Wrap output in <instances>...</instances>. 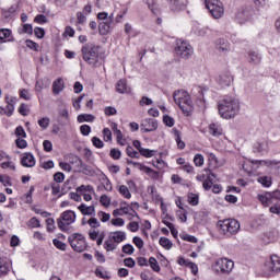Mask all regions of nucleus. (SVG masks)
<instances>
[{
	"instance_id": "12",
	"label": "nucleus",
	"mask_w": 280,
	"mask_h": 280,
	"mask_svg": "<svg viewBox=\"0 0 280 280\" xmlns=\"http://www.w3.org/2000/svg\"><path fill=\"white\" fill-rule=\"evenodd\" d=\"M159 128V121L154 118H145L140 124V129L142 132H154Z\"/></svg>"
},
{
	"instance_id": "28",
	"label": "nucleus",
	"mask_w": 280,
	"mask_h": 280,
	"mask_svg": "<svg viewBox=\"0 0 280 280\" xmlns=\"http://www.w3.org/2000/svg\"><path fill=\"white\" fill-rule=\"evenodd\" d=\"M10 272V266L8 265V260L0 257V279L1 277H5Z\"/></svg>"
},
{
	"instance_id": "35",
	"label": "nucleus",
	"mask_w": 280,
	"mask_h": 280,
	"mask_svg": "<svg viewBox=\"0 0 280 280\" xmlns=\"http://www.w3.org/2000/svg\"><path fill=\"white\" fill-rule=\"evenodd\" d=\"M19 34H28V36H32L34 34V26L32 24H23L22 28L18 30Z\"/></svg>"
},
{
	"instance_id": "48",
	"label": "nucleus",
	"mask_w": 280,
	"mask_h": 280,
	"mask_svg": "<svg viewBox=\"0 0 280 280\" xmlns=\"http://www.w3.org/2000/svg\"><path fill=\"white\" fill-rule=\"evenodd\" d=\"M180 237L184 242H190L191 244L198 243V238L194 235L183 234V235H180Z\"/></svg>"
},
{
	"instance_id": "9",
	"label": "nucleus",
	"mask_w": 280,
	"mask_h": 280,
	"mask_svg": "<svg viewBox=\"0 0 280 280\" xmlns=\"http://www.w3.org/2000/svg\"><path fill=\"white\" fill-rule=\"evenodd\" d=\"M175 54L178 56V58L189 60V58L194 56V48L189 45V43L179 39L176 43Z\"/></svg>"
},
{
	"instance_id": "24",
	"label": "nucleus",
	"mask_w": 280,
	"mask_h": 280,
	"mask_svg": "<svg viewBox=\"0 0 280 280\" xmlns=\"http://www.w3.org/2000/svg\"><path fill=\"white\" fill-rule=\"evenodd\" d=\"M79 211L82 215H95V206H86L85 203H81L78 207Z\"/></svg>"
},
{
	"instance_id": "62",
	"label": "nucleus",
	"mask_w": 280,
	"mask_h": 280,
	"mask_svg": "<svg viewBox=\"0 0 280 280\" xmlns=\"http://www.w3.org/2000/svg\"><path fill=\"white\" fill-rule=\"evenodd\" d=\"M92 143H93L94 148H98V149L104 148V141H102V139H100L97 137L92 138Z\"/></svg>"
},
{
	"instance_id": "36",
	"label": "nucleus",
	"mask_w": 280,
	"mask_h": 280,
	"mask_svg": "<svg viewBox=\"0 0 280 280\" xmlns=\"http://www.w3.org/2000/svg\"><path fill=\"white\" fill-rule=\"evenodd\" d=\"M0 167L2 170H10L11 172H16V164H14V162H12L11 160H8L7 162H2L0 164Z\"/></svg>"
},
{
	"instance_id": "20",
	"label": "nucleus",
	"mask_w": 280,
	"mask_h": 280,
	"mask_svg": "<svg viewBox=\"0 0 280 280\" xmlns=\"http://www.w3.org/2000/svg\"><path fill=\"white\" fill-rule=\"evenodd\" d=\"M217 49L221 54H226L228 51H231V44H229V40L220 38L217 42Z\"/></svg>"
},
{
	"instance_id": "33",
	"label": "nucleus",
	"mask_w": 280,
	"mask_h": 280,
	"mask_svg": "<svg viewBox=\"0 0 280 280\" xmlns=\"http://www.w3.org/2000/svg\"><path fill=\"white\" fill-rule=\"evenodd\" d=\"M116 90L117 93H128V83L126 82V80H119L116 84Z\"/></svg>"
},
{
	"instance_id": "17",
	"label": "nucleus",
	"mask_w": 280,
	"mask_h": 280,
	"mask_svg": "<svg viewBox=\"0 0 280 280\" xmlns=\"http://www.w3.org/2000/svg\"><path fill=\"white\" fill-rule=\"evenodd\" d=\"M110 240H113L114 243H116V246H119L121 242H125L126 240V232L124 231H115L109 233Z\"/></svg>"
},
{
	"instance_id": "51",
	"label": "nucleus",
	"mask_w": 280,
	"mask_h": 280,
	"mask_svg": "<svg viewBox=\"0 0 280 280\" xmlns=\"http://www.w3.org/2000/svg\"><path fill=\"white\" fill-rule=\"evenodd\" d=\"M144 174H147V176L151 177L152 180H158V178H159V172L152 170L151 167H148Z\"/></svg>"
},
{
	"instance_id": "49",
	"label": "nucleus",
	"mask_w": 280,
	"mask_h": 280,
	"mask_svg": "<svg viewBox=\"0 0 280 280\" xmlns=\"http://www.w3.org/2000/svg\"><path fill=\"white\" fill-rule=\"evenodd\" d=\"M103 139L104 141H113V132L110 131L109 128H104L103 129Z\"/></svg>"
},
{
	"instance_id": "11",
	"label": "nucleus",
	"mask_w": 280,
	"mask_h": 280,
	"mask_svg": "<svg viewBox=\"0 0 280 280\" xmlns=\"http://www.w3.org/2000/svg\"><path fill=\"white\" fill-rule=\"evenodd\" d=\"M215 265L224 275H230V272L233 271V268H235V262L229 258H220L217 260Z\"/></svg>"
},
{
	"instance_id": "22",
	"label": "nucleus",
	"mask_w": 280,
	"mask_h": 280,
	"mask_svg": "<svg viewBox=\"0 0 280 280\" xmlns=\"http://www.w3.org/2000/svg\"><path fill=\"white\" fill-rule=\"evenodd\" d=\"M62 91H65V81L62 80V78H59L52 83V93L55 95H60Z\"/></svg>"
},
{
	"instance_id": "3",
	"label": "nucleus",
	"mask_w": 280,
	"mask_h": 280,
	"mask_svg": "<svg viewBox=\"0 0 280 280\" xmlns=\"http://www.w3.org/2000/svg\"><path fill=\"white\" fill-rule=\"evenodd\" d=\"M173 97L175 104H177L184 115H189V113H191L194 103L191 102V95H189V92L185 90H177L174 92Z\"/></svg>"
},
{
	"instance_id": "59",
	"label": "nucleus",
	"mask_w": 280,
	"mask_h": 280,
	"mask_svg": "<svg viewBox=\"0 0 280 280\" xmlns=\"http://www.w3.org/2000/svg\"><path fill=\"white\" fill-rule=\"evenodd\" d=\"M132 243L135 244V246H137V248H139V250H141V248H143V238L142 237H139V236H135L132 238Z\"/></svg>"
},
{
	"instance_id": "52",
	"label": "nucleus",
	"mask_w": 280,
	"mask_h": 280,
	"mask_svg": "<svg viewBox=\"0 0 280 280\" xmlns=\"http://www.w3.org/2000/svg\"><path fill=\"white\" fill-rule=\"evenodd\" d=\"M20 97L30 102V100H32V94L30 93V90L22 89L20 90Z\"/></svg>"
},
{
	"instance_id": "25",
	"label": "nucleus",
	"mask_w": 280,
	"mask_h": 280,
	"mask_svg": "<svg viewBox=\"0 0 280 280\" xmlns=\"http://www.w3.org/2000/svg\"><path fill=\"white\" fill-rule=\"evenodd\" d=\"M103 246L106 253H113L117 250V243L110 238L109 234L107 240L104 242Z\"/></svg>"
},
{
	"instance_id": "64",
	"label": "nucleus",
	"mask_w": 280,
	"mask_h": 280,
	"mask_svg": "<svg viewBox=\"0 0 280 280\" xmlns=\"http://www.w3.org/2000/svg\"><path fill=\"white\" fill-rule=\"evenodd\" d=\"M97 215L101 219V222H108V220H110V214L104 211H100Z\"/></svg>"
},
{
	"instance_id": "57",
	"label": "nucleus",
	"mask_w": 280,
	"mask_h": 280,
	"mask_svg": "<svg viewBox=\"0 0 280 280\" xmlns=\"http://www.w3.org/2000/svg\"><path fill=\"white\" fill-rule=\"evenodd\" d=\"M100 202L101 205H103V207H110V197H108L107 195H102L100 198Z\"/></svg>"
},
{
	"instance_id": "56",
	"label": "nucleus",
	"mask_w": 280,
	"mask_h": 280,
	"mask_svg": "<svg viewBox=\"0 0 280 280\" xmlns=\"http://www.w3.org/2000/svg\"><path fill=\"white\" fill-rule=\"evenodd\" d=\"M163 122H164L165 126H167L168 128H172V127H174L175 120H174V118H172L171 116L164 115V117H163Z\"/></svg>"
},
{
	"instance_id": "38",
	"label": "nucleus",
	"mask_w": 280,
	"mask_h": 280,
	"mask_svg": "<svg viewBox=\"0 0 280 280\" xmlns=\"http://www.w3.org/2000/svg\"><path fill=\"white\" fill-rule=\"evenodd\" d=\"M139 154H141V156H144V159H152V156H154V154H156V151L142 148V149H140Z\"/></svg>"
},
{
	"instance_id": "18",
	"label": "nucleus",
	"mask_w": 280,
	"mask_h": 280,
	"mask_svg": "<svg viewBox=\"0 0 280 280\" xmlns=\"http://www.w3.org/2000/svg\"><path fill=\"white\" fill-rule=\"evenodd\" d=\"M14 37H12V30L0 28V43H12Z\"/></svg>"
},
{
	"instance_id": "27",
	"label": "nucleus",
	"mask_w": 280,
	"mask_h": 280,
	"mask_svg": "<svg viewBox=\"0 0 280 280\" xmlns=\"http://www.w3.org/2000/svg\"><path fill=\"white\" fill-rule=\"evenodd\" d=\"M213 178H215V175L213 173H209L206 180H203L202 187L206 191H209V189L213 187Z\"/></svg>"
},
{
	"instance_id": "19",
	"label": "nucleus",
	"mask_w": 280,
	"mask_h": 280,
	"mask_svg": "<svg viewBox=\"0 0 280 280\" xmlns=\"http://www.w3.org/2000/svg\"><path fill=\"white\" fill-rule=\"evenodd\" d=\"M247 60L252 65H259V62H261V54L257 50H249L247 52Z\"/></svg>"
},
{
	"instance_id": "2",
	"label": "nucleus",
	"mask_w": 280,
	"mask_h": 280,
	"mask_svg": "<svg viewBox=\"0 0 280 280\" xmlns=\"http://www.w3.org/2000/svg\"><path fill=\"white\" fill-rule=\"evenodd\" d=\"M101 47L93 44H88L82 47L81 52L83 56V60L88 62V65H92V67H95L100 60L104 58V55L101 51Z\"/></svg>"
},
{
	"instance_id": "14",
	"label": "nucleus",
	"mask_w": 280,
	"mask_h": 280,
	"mask_svg": "<svg viewBox=\"0 0 280 280\" xmlns=\"http://www.w3.org/2000/svg\"><path fill=\"white\" fill-rule=\"evenodd\" d=\"M172 12H180L187 10V0H168Z\"/></svg>"
},
{
	"instance_id": "15",
	"label": "nucleus",
	"mask_w": 280,
	"mask_h": 280,
	"mask_svg": "<svg viewBox=\"0 0 280 280\" xmlns=\"http://www.w3.org/2000/svg\"><path fill=\"white\" fill-rule=\"evenodd\" d=\"M217 82L220 84V86H229L233 83V75H231V72L229 71L221 72L217 79Z\"/></svg>"
},
{
	"instance_id": "44",
	"label": "nucleus",
	"mask_w": 280,
	"mask_h": 280,
	"mask_svg": "<svg viewBox=\"0 0 280 280\" xmlns=\"http://www.w3.org/2000/svg\"><path fill=\"white\" fill-rule=\"evenodd\" d=\"M194 163L196 167H202V165H205V156L200 153H197L194 158Z\"/></svg>"
},
{
	"instance_id": "31",
	"label": "nucleus",
	"mask_w": 280,
	"mask_h": 280,
	"mask_svg": "<svg viewBox=\"0 0 280 280\" xmlns=\"http://www.w3.org/2000/svg\"><path fill=\"white\" fill-rule=\"evenodd\" d=\"M159 244L162 248H165V250H172V246H174L172 241L165 236L160 237Z\"/></svg>"
},
{
	"instance_id": "6",
	"label": "nucleus",
	"mask_w": 280,
	"mask_h": 280,
	"mask_svg": "<svg viewBox=\"0 0 280 280\" xmlns=\"http://www.w3.org/2000/svg\"><path fill=\"white\" fill-rule=\"evenodd\" d=\"M71 248L75 253H84L86 250V237L80 233H73L68 237Z\"/></svg>"
},
{
	"instance_id": "54",
	"label": "nucleus",
	"mask_w": 280,
	"mask_h": 280,
	"mask_svg": "<svg viewBox=\"0 0 280 280\" xmlns=\"http://www.w3.org/2000/svg\"><path fill=\"white\" fill-rule=\"evenodd\" d=\"M2 110L7 117H12V115H14V105L7 104L5 108H2Z\"/></svg>"
},
{
	"instance_id": "58",
	"label": "nucleus",
	"mask_w": 280,
	"mask_h": 280,
	"mask_svg": "<svg viewBox=\"0 0 280 280\" xmlns=\"http://www.w3.org/2000/svg\"><path fill=\"white\" fill-rule=\"evenodd\" d=\"M126 152L130 159H139V152H137L132 147H127Z\"/></svg>"
},
{
	"instance_id": "23",
	"label": "nucleus",
	"mask_w": 280,
	"mask_h": 280,
	"mask_svg": "<svg viewBox=\"0 0 280 280\" xmlns=\"http://www.w3.org/2000/svg\"><path fill=\"white\" fill-rule=\"evenodd\" d=\"M120 211H122L125 215H131V218H135V217L139 218V214L137 213V211H135L133 208H130L128 202L120 203Z\"/></svg>"
},
{
	"instance_id": "41",
	"label": "nucleus",
	"mask_w": 280,
	"mask_h": 280,
	"mask_svg": "<svg viewBox=\"0 0 280 280\" xmlns=\"http://www.w3.org/2000/svg\"><path fill=\"white\" fill-rule=\"evenodd\" d=\"M149 265L151 266L154 272H161V266L159 265V260H156V258L150 257Z\"/></svg>"
},
{
	"instance_id": "43",
	"label": "nucleus",
	"mask_w": 280,
	"mask_h": 280,
	"mask_svg": "<svg viewBox=\"0 0 280 280\" xmlns=\"http://www.w3.org/2000/svg\"><path fill=\"white\" fill-rule=\"evenodd\" d=\"M95 275L100 279H105V280L110 279V273L108 271L104 270V269H96Z\"/></svg>"
},
{
	"instance_id": "5",
	"label": "nucleus",
	"mask_w": 280,
	"mask_h": 280,
	"mask_svg": "<svg viewBox=\"0 0 280 280\" xmlns=\"http://www.w3.org/2000/svg\"><path fill=\"white\" fill-rule=\"evenodd\" d=\"M218 226L223 235H235L240 231V222L235 219L219 221Z\"/></svg>"
},
{
	"instance_id": "60",
	"label": "nucleus",
	"mask_w": 280,
	"mask_h": 280,
	"mask_svg": "<svg viewBox=\"0 0 280 280\" xmlns=\"http://www.w3.org/2000/svg\"><path fill=\"white\" fill-rule=\"evenodd\" d=\"M104 113H105L106 117H110L113 115H117V108H115L113 106H107V107H105Z\"/></svg>"
},
{
	"instance_id": "46",
	"label": "nucleus",
	"mask_w": 280,
	"mask_h": 280,
	"mask_svg": "<svg viewBox=\"0 0 280 280\" xmlns=\"http://www.w3.org/2000/svg\"><path fill=\"white\" fill-rule=\"evenodd\" d=\"M49 117H43L38 120V126L42 128V130H47L49 128Z\"/></svg>"
},
{
	"instance_id": "40",
	"label": "nucleus",
	"mask_w": 280,
	"mask_h": 280,
	"mask_svg": "<svg viewBox=\"0 0 280 280\" xmlns=\"http://www.w3.org/2000/svg\"><path fill=\"white\" fill-rule=\"evenodd\" d=\"M258 183H260L262 187H270L272 185V177L270 176L258 177Z\"/></svg>"
},
{
	"instance_id": "37",
	"label": "nucleus",
	"mask_w": 280,
	"mask_h": 280,
	"mask_svg": "<svg viewBox=\"0 0 280 280\" xmlns=\"http://www.w3.org/2000/svg\"><path fill=\"white\" fill-rule=\"evenodd\" d=\"M84 191H89L90 194H94L95 189L92 185H81L77 187V194H84Z\"/></svg>"
},
{
	"instance_id": "1",
	"label": "nucleus",
	"mask_w": 280,
	"mask_h": 280,
	"mask_svg": "<svg viewBox=\"0 0 280 280\" xmlns=\"http://www.w3.org/2000/svg\"><path fill=\"white\" fill-rule=\"evenodd\" d=\"M218 110L222 119H233L240 114V100L233 96H225L219 101Z\"/></svg>"
},
{
	"instance_id": "45",
	"label": "nucleus",
	"mask_w": 280,
	"mask_h": 280,
	"mask_svg": "<svg viewBox=\"0 0 280 280\" xmlns=\"http://www.w3.org/2000/svg\"><path fill=\"white\" fill-rule=\"evenodd\" d=\"M175 141L179 150H185V142L180 138V131L178 130L175 131Z\"/></svg>"
},
{
	"instance_id": "16",
	"label": "nucleus",
	"mask_w": 280,
	"mask_h": 280,
	"mask_svg": "<svg viewBox=\"0 0 280 280\" xmlns=\"http://www.w3.org/2000/svg\"><path fill=\"white\" fill-rule=\"evenodd\" d=\"M21 165L23 167H34L36 165V159L31 153H25L21 159Z\"/></svg>"
},
{
	"instance_id": "55",
	"label": "nucleus",
	"mask_w": 280,
	"mask_h": 280,
	"mask_svg": "<svg viewBox=\"0 0 280 280\" xmlns=\"http://www.w3.org/2000/svg\"><path fill=\"white\" fill-rule=\"evenodd\" d=\"M122 253L126 255H133L135 254V246L132 244H126L122 246Z\"/></svg>"
},
{
	"instance_id": "26",
	"label": "nucleus",
	"mask_w": 280,
	"mask_h": 280,
	"mask_svg": "<svg viewBox=\"0 0 280 280\" xmlns=\"http://www.w3.org/2000/svg\"><path fill=\"white\" fill-rule=\"evenodd\" d=\"M209 132L212 137H222V127L218 124H210L209 125Z\"/></svg>"
},
{
	"instance_id": "63",
	"label": "nucleus",
	"mask_w": 280,
	"mask_h": 280,
	"mask_svg": "<svg viewBox=\"0 0 280 280\" xmlns=\"http://www.w3.org/2000/svg\"><path fill=\"white\" fill-rule=\"evenodd\" d=\"M88 224H89V226H91V229H98L100 221L96 218H90L88 220Z\"/></svg>"
},
{
	"instance_id": "50",
	"label": "nucleus",
	"mask_w": 280,
	"mask_h": 280,
	"mask_svg": "<svg viewBox=\"0 0 280 280\" xmlns=\"http://www.w3.org/2000/svg\"><path fill=\"white\" fill-rule=\"evenodd\" d=\"M0 183L4 187H10L12 185V179L8 175H0Z\"/></svg>"
},
{
	"instance_id": "8",
	"label": "nucleus",
	"mask_w": 280,
	"mask_h": 280,
	"mask_svg": "<svg viewBox=\"0 0 280 280\" xmlns=\"http://www.w3.org/2000/svg\"><path fill=\"white\" fill-rule=\"evenodd\" d=\"M206 8L213 19L224 16V4L220 0H206Z\"/></svg>"
},
{
	"instance_id": "47",
	"label": "nucleus",
	"mask_w": 280,
	"mask_h": 280,
	"mask_svg": "<svg viewBox=\"0 0 280 280\" xmlns=\"http://www.w3.org/2000/svg\"><path fill=\"white\" fill-rule=\"evenodd\" d=\"M52 244L56 248H58L59 250H67V244H65L63 242H61L58 238H54L52 240Z\"/></svg>"
},
{
	"instance_id": "32",
	"label": "nucleus",
	"mask_w": 280,
	"mask_h": 280,
	"mask_svg": "<svg viewBox=\"0 0 280 280\" xmlns=\"http://www.w3.org/2000/svg\"><path fill=\"white\" fill-rule=\"evenodd\" d=\"M110 23H112V20L109 21H106V22H101L98 24V31H100V34H108L109 30H110Z\"/></svg>"
},
{
	"instance_id": "39",
	"label": "nucleus",
	"mask_w": 280,
	"mask_h": 280,
	"mask_svg": "<svg viewBox=\"0 0 280 280\" xmlns=\"http://www.w3.org/2000/svg\"><path fill=\"white\" fill-rule=\"evenodd\" d=\"M127 163H128V165L135 166L136 170H139L140 172H144V174H145V172L149 167V166H145V164H143V163L133 162V161H130V160H128Z\"/></svg>"
},
{
	"instance_id": "13",
	"label": "nucleus",
	"mask_w": 280,
	"mask_h": 280,
	"mask_svg": "<svg viewBox=\"0 0 280 280\" xmlns=\"http://www.w3.org/2000/svg\"><path fill=\"white\" fill-rule=\"evenodd\" d=\"M104 237H106V232L97 231V230H91L89 232V238L92 240V242H96L98 246H102L104 244Z\"/></svg>"
},
{
	"instance_id": "29",
	"label": "nucleus",
	"mask_w": 280,
	"mask_h": 280,
	"mask_svg": "<svg viewBox=\"0 0 280 280\" xmlns=\"http://www.w3.org/2000/svg\"><path fill=\"white\" fill-rule=\"evenodd\" d=\"M187 200L188 205H191V207H198V205H200V196H198V194L189 192Z\"/></svg>"
},
{
	"instance_id": "34",
	"label": "nucleus",
	"mask_w": 280,
	"mask_h": 280,
	"mask_svg": "<svg viewBox=\"0 0 280 280\" xmlns=\"http://www.w3.org/2000/svg\"><path fill=\"white\" fill-rule=\"evenodd\" d=\"M118 191L120 196H124L127 200H130L132 198V194H130V190L128 189V186L120 185L118 187Z\"/></svg>"
},
{
	"instance_id": "21",
	"label": "nucleus",
	"mask_w": 280,
	"mask_h": 280,
	"mask_svg": "<svg viewBox=\"0 0 280 280\" xmlns=\"http://www.w3.org/2000/svg\"><path fill=\"white\" fill-rule=\"evenodd\" d=\"M252 19H253V15L248 10L240 11L236 15V21H238L241 25H244V23H246L247 21H250Z\"/></svg>"
},
{
	"instance_id": "42",
	"label": "nucleus",
	"mask_w": 280,
	"mask_h": 280,
	"mask_svg": "<svg viewBox=\"0 0 280 280\" xmlns=\"http://www.w3.org/2000/svg\"><path fill=\"white\" fill-rule=\"evenodd\" d=\"M101 184L105 191H113V184H110V179H108V177L101 178Z\"/></svg>"
},
{
	"instance_id": "53",
	"label": "nucleus",
	"mask_w": 280,
	"mask_h": 280,
	"mask_svg": "<svg viewBox=\"0 0 280 280\" xmlns=\"http://www.w3.org/2000/svg\"><path fill=\"white\" fill-rule=\"evenodd\" d=\"M47 86H49V85L46 84L45 81L38 80V81H36V84H35V91L37 93H40V91H43V89H47Z\"/></svg>"
},
{
	"instance_id": "10",
	"label": "nucleus",
	"mask_w": 280,
	"mask_h": 280,
	"mask_svg": "<svg viewBox=\"0 0 280 280\" xmlns=\"http://www.w3.org/2000/svg\"><path fill=\"white\" fill-rule=\"evenodd\" d=\"M258 200L261 202V205H264V207H270V205H280V190L258 195Z\"/></svg>"
},
{
	"instance_id": "61",
	"label": "nucleus",
	"mask_w": 280,
	"mask_h": 280,
	"mask_svg": "<svg viewBox=\"0 0 280 280\" xmlns=\"http://www.w3.org/2000/svg\"><path fill=\"white\" fill-rule=\"evenodd\" d=\"M34 22L38 23L39 25H43L47 23V16L45 14H38L35 16Z\"/></svg>"
},
{
	"instance_id": "7",
	"label": "nucleus",
	"mask_w": 280,
	"mask_h": 280,
	"mask_svg": "<svg viewBox=\"0 0 280 280\" xmlns=\"http://www.w3.org/2000/svg\"><path fill=\"white\" fill-rule=\"evenodd\" d=\"M277 272H280V258L277 255H272L262 266V275L264 277H272Z\"/></svg>"
},
{
	"instance_id": "4",
	"label": "nucleus",
	"mask_w": 280,
	"mask_h": 280,
	"mask_svg": "<svg viewBox=\"0 0 280 280\" xmlns=\"http://www.w3.org/2000/svg\"><path fill=\"white\" fill-rule=\"evenodd\" d=\"M75 212L72 210H66L60 214V218L57 219V226L63 233H71V224L75 222Z\"/></svg>"
},
{
	"instance_id": "30",
	"label": "nucleus",
	"mask_w": 280,
	"mask_h": 280,
	"mask_svg": "<svg viewBox=\"0 0 280 280\" xmlns=\"http://www.w3.org/2000/svg\"><path fill=\"white\" fill-rule=\"evenodd\" d=\"M79 124H84V121L92 122L95 121V116L91 114H81L77 117Z\"/></svg>"
}]
</instances>
